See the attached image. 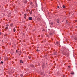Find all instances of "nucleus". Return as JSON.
<instances>
[{
  "label": "nucleus",
  "instance_id": "2eb2a0df",
  "mask_svg": "<svg viewBox=\"0 0 77 77\" xmlns=\"http://www.w3.org/2000/svg\"><path fill=\"white\" fill-rule=\"evenodd\" d=\"M50 24H51V25H52L53 23L51 22Z\"/></svg>",
  "mask_w": 77,
  "mask_h": 77
},
{
  "label": "nucleus",
  "instance_id": "473e14b6",
  "mask_svg": "<svg viewBox=\"0 0 77 77\" xmlns=\"http://www.w3.org/2000/svg\"><path fill=\"white\" fill-rule=\"evenodd\" d=\"M69 1H70V0H69Z\"/></svg>",
  "mask_w": 77,
  "mask_h": 77
},
{
  "label": "nucleus",
  "instance_id": "a878e982",
  "mask_svg": "<svg viewBox=\"0 0 77 77\" xmlns=\"http://www.w3.org/2000/svg\"><path fill=\"white\" fill-rule=\"evenodd\" d=\"M75 22H77V20H75Z\"/></svg>",
  "mask_w": 77,
  "mask_h": 77
},
{
  "label": "nucleus",
  "instance_id": "dca6fc26",
  "mask_svg": "<svg viewBox=\"0 0 77 77\" xmlns=\"http://www.w3.org/2000/svg\"><path fill=\"white\" fill-rule=\"evenodd\" d=\"M8 27H6V29H8Z\"/></svg>",
  "mask_w": 77,
  "mask_h": 77
},
{
  "label": "nucleus",
  "instance_id": "7c9ffc66",
  "mask_svg": "<svg viewBox=\"0 0 77 77\" xmlns=\"http://www.w3.org/2000/svg\"><path fill=\"white\" fill-rule=\"evenodd\" d=\"M14 53V52H13L12 53Z\"/></svg>",
  "mask_w": 77,
  "mask_h": 77
},
{
  "label": "nucleus",
  "instance_id": "39448f33",
  "mask_svg": "<svg viewBox=\"0 0 77 77\" xmlns=\"http://www.w3.org/2000/svg\"><path fill=\"white\" fill-rule=\"evenodd\" d=\"M59 19H57V23H59Z\"/></svg>",
  "mask_w": 77,
  "mask_h": 77
},
{
  "label": "nucleus",
  "instance_id": "423d86ee",
  "mask_svg": "<svg viewBox=\"0 0 77 77\" xmlns=\"http://www.w3.org/2000/svg\"><path fill=\"white\" fill-rule=\"evenodd\" d=\"M20 62L21 63H23V61L21 60H20Z\"/></svg>",
  "mask_w": 77,
  "mask_h": 77
},
{
  "label": "nucleus",
  "instance_id": "2f4dec72",
  "mask_svg": "<svg viewBox=\"0 0 77 77\" xmlns=\"http://www.w3.org/2000/svg\"><path fill=\"white\" fill-rule=\"evenodd\" d=\"M19 55H21V54H19Z\"/></svg>",
  "mask_w": 77,
  "mask_h": 77
},
{
  "label": "nucleus",
  "instance_id": "412c9836",
  "mask_svg": "<svg viewBox=\"0 0 77 77\" xmlns=\"http://www.w3.org/2000/svg\"><path fill=\"white\" fill-rule=\"evenodd\" d=\"M39 50H37V51H39Z\"/></svg>",
  "mask_w": 77,
  "mask_h": 77
},
{
  "label": "nucleus",
  "instance_id": "c756f323",
  "mask_svg": "<svg viewBox=\"0 0 77 77\" xmlns=\"http://www.w3.org/2000/svg\"><path fill=\"white\" fill-rule=\"evenodd\" d=\"M0 35H1V33L0 32Z\"/></svg>",
  "mask_w": 77,
  "mask_h": 77
},
{
  "label": "nucleus",
  "instance_id": "0eeeda50",
  "mask_svg": "<svg viewBox=\"0 0 77 77\" xmlns=\"http://www.w3.org/2000/svg\"><path fill=\"white\" fill-rule=\"evenodd\" d=\"M15 28H14L13 29V31L14 32H15Z\"/></svg>",
  "mask_w": 77,
  "mask_h": 77
},
{
  "label": "nucleus",
  "instance_id": "393cba45",
  "mask_svg": "<svg viewBox=\"0 0 77 77\" xmlns=\"http://www.w3.org/2000/svg\"><path fill=\"white\" fill-rule=\"evenodd\" d=\"M75 40H77V39H76L75 38Z\"/></svg>",
  "mask_w": 77,
  "mask_h": 77
},
{
  "label": "nucleus",
  "instance_id": "4468645a",
  "mask_svg": "<svg viewBox=\"0 0 77 77\" xmlns=\"http://www.w3.org/2000/svg\"><path fill=\"white\" fill-rule=\"evenodd\" d=\"M1 63L2 64V63H3V61H1Z\"/></svg>",
  "mask_w": 77,
  "mask_h": 77
},
{
  "label": "nucleus",
  "instance_id": "6e6552de",
  "mask_svg": "<svg viewBox=\"0 0 77 77\" xmlns=\"http://www.w3.org/2000/svg\"><path fill=\"white\" fill-rule=\"evenodd\" d=\"M31 67H34V65H31Z\"/></svg>",
  "mask_w": 77,
  "mask_h": 77
},
{
  "label": "nucleus",
  "instance_id": "f03ea898",
  "mask_svg": "<svg viewBox=\"0 0 77 77\" xmlns=\"http://www.w3.org/2000/svg\"><path fill=\"white\" fill-rule=\"evenodd\" d=\"M23 2L25 3H26L27 2L26 0H24Z\"/></svg>",
  "mask_w": 77,
  "mask_h": 77
},
{
  "label": "nucleus",
  "instance_id": "f257e3e1",
  "mask_svg": "<svg viewBox=\"0 0 77 77\" xmlns=\"http://www.w3.org/2000/svg\"><path fill=\"white\" fill-rule=\"evenodd\" d=\"M68 57H69V53H70V52H69V50H68Z\"/></svg>",
  "mask_w": 77,
  "mask_h": 77
},
{
  "label": "nucleus",
  "instance_id": "5701e85b",
  "mask_svg": "<svg viewBox=\"0 0 77 77\" xmlns=\"http://www.w3.org/2000/svg\"><path fill=\"white\" fill-rule=\"evenodd\" d=\"M7 26L8 27V26H9V25H7Z\"/></svg>",
  "mask_w": 77,
  "mask_h": 77
},
{
  "label": "nucleus",
  "instance_id": "b1692460",
  "mask_svg": "<svg viewBox=\"0 0 77 77\" xmlns=\"http://www.w3.org/2000/svg\"><path fill=\"white\" fill-rule=\"evenodd\" d=\"M57 8H59V6H58Z\"/></svg>",
  "mask_w": 77,
  "mask_h": 77
},
{
  "label": "nucleus",
  "instance_id": "9d476101",
  "mask_svg": "<svg viewBox=\"0 0 77 77\" xmlns=\"http://www.w3.org/2000/svg\"><path fill=\"white\" fill-rule=\"evenodd\" d=\"M71 74H72V75H74V72L71 73Z\"/></svg>",
  "mask_w": 77,
  "mask_h": 77
},
{
  "label": "nucleus",
  "instance_id": "ddd939ff",
  "mask_svg": "<svg viewBox=\"0 0 77 77\" xmlns=\"http://www.w3.org/2000/svg\"><path fill=\"white\" fill-rule=\"evenodd\" d=\"M50 35H53V34L51 33H50Z\"/></svg>",
  "mask_w": 77,
  "mask_h": 77
},
{
  "label": "nucleus",
  "instance_id": "72a5a7b5",
  "mask_svg": "<svg viewBox=\"0 0 77 77\" xmlns=\"http://www.w3.org/2000/svg\"><path fill=\"white\" fill-rule=\"evenodd\" d=\"M22 14H23V13H22Z\"/></svg>",
  "mask_w": 77,
  "mask_h": 77
},
{
  "label": "nucleus",
  "instance_id": "aec40b11",
  "mask_svg": "<svg viewBox=\"0 0 77 77\" xmlns=\"http://www.w3.org/2000/svg\"><path fill=\"white\" fill-rule=\"evenodd\" d=\"M68 68H70L71 66H68Z\"/></svg>",
  "mask_w": 77,
  "mask_h": 77
},
{
  "label": "nucleus",
  "instance_id": "1a4fd4ad",
  "mask_svg": "<svg viewBox=\"0 0 77 77\" xmlns=\"http://www.w3.org/2000/svg\"><path fill=\"white\" fill-rule=\"evenodd\" d=\"M65 8V6L64 5H63V8Z\"/></svg>",
  "mask_w": 77,
  "mask_h": 77
},
{
  "label": "nucleus",
  "instance_id": "4be33fe9",
  "mask_svg": "<svg viewBox=\"0 0 77 77\" xmlns=\"http://www.w3.org/2000/svg\"><path fill=\"white\" fill-rule=\"evenodd\" d=\"M18 50H16V53H17V52H18Z\"/></svg>",
  "mask_w": 77,
  "mask_h": 77
},
{
  "label": "nucleus",
  "instance_id": "f8f14e48",
  "mask_svg": "<svg viewBox=\"0 0 77 77\" xmlns=\"http://www.w3.org/2000/svg\"><path fill=\"white\" fill-rule=\"evenodd\" d=\"M56 44H59V42H57Z\"/></svg>",
  "mask_w": 77,
  "mask_h": 77
},
{
  "label": "nucleus",
  "instance_id": "7ed1b4c3",
  "mask_svg": "<svg viewBox=\"0 0 77 77\" xmlns=\"http://www.w3.org/2000/svg\"><path fill=\"white\" fill-rule=\"evenodd\" d=\"M29 20H32V17H29Z\"/></svg>",
  "mask_w": 77,
  "mask_h": 77
},
{
  "label": "nucleus",
  "instance_id": "f3484780",
  "mask_svg": "<svg viewBox=\"0 0 77 77\" xmlns=\"http://www.w3.org/2000/svg\"><path fill=\"white\" fill-rule=\"evenodd\" d=\"M20 53H21V51H20Z\"/></svg>",
  "mask_w": 77,
  "mask_h": 77
},
{
  "label": "nucleus",
  "instance_id": "20e7f679",
  "mask_svg": "<svg viewBox=\"0 0 77 77\" xmlns=\"http://www.w3.org/2000/svg\"><path fill=\"white\" fill-rule=\"evenodd\" d=\"M24 15H25L24 18L26 19V16L27 15V14H25Z\"/></svg>",
  "mask_w": 77,
  "mask_h": 77
},
{
  "label": "nucleus",
  "instance_id": "c85d7f7f",
  "mask_svg": "<svg viewBox=\"0 0 77 77\" xmlns=\"http://www.w3.org/2000/svg\"><path fill=\"white\" fill-rule=\"evenodd\" d=\"M63 77H65V76H63Z\"/></svg>",
  "mask_w": 77,
  "mask_h": 77
},
{
  "label": "nucleus",
  "instance_id": "6ab92c4d",
  "mask_svg": "<svg viewBox=\"0 0 77 77\" xmlns=\"http://www.w3.org/2000/svg\"><path fill=\"white\" fill-rule=\"evenodd\" d=\"M20 76H21V77H23V75L22 74H21Z\"/></svg>",
  "mask_w": 77,
  "mask_h": 77
},
{
  "label": "nucleus",
  "instance_id": "9b49d317",
  "mask_svg": "<svg viewBox=\"0 0 77 77\" xmlns=\"http://www.w3.org/2000/svg\"><path fill=\"white\" fill-rule=\"evenodd\" d=\"M12 26H13V24H11L10 25V26L11 27H12Z\"/></svg>",
  "mask_w": 77,
  "mask_h": 77
},
{
  "label": "nucleus",
  "instance_id": "a211bd4d",
  "mask_svg": "<svg viewBox=\"0 0 77 77\" xmlns=\"http://www.w3.org/2000/svg\"><path fill=\"white\" fill-rule=\"evenodd\" d=\"M28 57L29 59H31V57Z\"/></svg>",
  "mask_w": 77,
  "mask_h": 77
},
{
  "label": "nucleus",
  "instance_id": "bb28decb",
  "mask_svg": "<svg viewBox=\"0 0 77 77\" xmlns=\"http://www.w3.org/2000/svg\"><path fill=\"white\" fill-rule=\"evenodd\" d=\"M30 14H32V12L30 13Z\"/></svg>",
  "mask_w": 77,
  "mask_h": 77
},
{
  "label": "nucleus",
  "instance_id": "cd10ccee",
  "mask_svg": "<svg viewBox=\"0 0 77 77\" xmlns=\"http://www.w3.org/2000/svg\"><path fill=\"white\" fill-rule=\"evenodd\" d=\"M44 29H42V30L43 31L44 30Z\"/></svg>",
  "mask_w": 77,
  "mask_h": 77
}]
</instances>
